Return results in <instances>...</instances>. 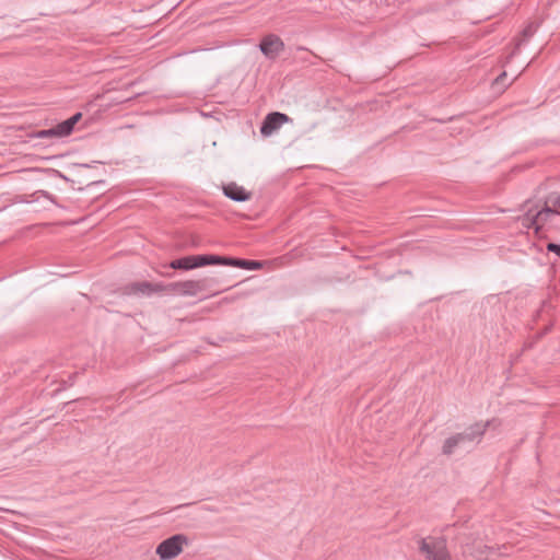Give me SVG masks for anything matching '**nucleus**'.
<instances>
[{"instance_id": "7", "label": "nucleus", "mask_w": 560, "mask_h": 560, "mask_svg": "<svg viewBox=\"0 0 560 560\" xmlns=\"http://www.w3.org/2000/svg\"><path fill=\"white\" fill-rule=\"evenodd\" d=\"M288 115L280 112L269 113L261 122L260 133L265 137L271 136L282 124L289 121Z\"/></svg>"}, {"instance_id": "11", "label": "nucleus", "mask_w": 560, "mask_h": 560, "mask_svg": "<svg viewBox=\"0 0 560 560\" xmlns=\"http://www.w3.org/2000/svg\"><path fill=\"white\" fill-rule=\"evenodd\" d=\"M194 264V269L205 267L209 265H222L224 266V256L214 254H202V255H190Z\"/></svg>"}, {"instance_id": "20", "label": "nucleus", "mask_w": 560, "mask_h": 560, "mask_svg": "<svg viewBox=\"0 0 560 560\" xmlns=\"http://www.w3.org/2000/svg\"><path fill=\"white\" fill-rule=\"evenodd\" d=\"M532 30H533L532 24H528V23H527V28H526L527 36L529 35V33L532 32Z\"/></svg>"}, {"instance_id": "1", "label": "nucleus", "mask_w": 560, "mask_h": 560, "mask_svg": "<svg viewBox=\"0 0 560 560\" xmlns=\"http://www.w3.org/2000/svg\"><path fill=\"white\" fill-rule=\"evenodd\" d=\"M501 425V421L497 418L487 420L486 422H476L470 427L466 428L463 432L456 433L444 441L442 446L443 455H450L455 451H469L474 445L480 443L483 434L489 429H498Z\"/></svg>"}, {"instance_id": "19", "label": "nucleus", "mask_w": 560, "mask_h": 560, "mask_svg": "<svg viewBox=\"0 0 560 560\" xmlns=\"http://www.w3.org/2000/svg\"><path fill=\"white\" fill-rule=\"evenodd\" d=\"M43 196L45 198L49 199L50 201L55 202V199H54L52 195H50L49 192L43 191Z\"/></svg>"}, {"instance_id": "21", "label": "nucleus", "mask_w": 560, "mask_h": 560, "mask_svg": "<svg viewBox=\"0 0 560 560\" xmlns=\"http://www.w3.org/2000/svg\"><path fill=\"white\" fill-rule=\"evenodd\" d=\"M520 35H521V36H525V28H524V30H522V31H520Z\"/></svg>"}, {"instance_id": "6", "label": "nucleus", "mask_w": 560, "mask_h": 560, "mask_svg": "<svg viewBox=\"0 0 560 560\" xmlns=\"http://www.w3.org/2000/svg\"><path fill=\"white\" fill-rule=\"evenodd\" d=\"M124 294L127 295H151L164 291L163 283H152L149 281L131 282L124 287Z\"/></svg>"}, {"instance_id": "4", "label": "nucleus", "mask_w": 560, "mask_h": 560, "mask_svg": "<svg viewBox=\"0 0 560 560\" xmlns=\"http://www.w3.org/2000/svg\"><path fill=\"white\" fill-rule=\"evenodd\" d=\"M187 544V536L183 534H176L160 542L155 552L161 560H172L183 551L184 545Z\"/></svg>"}, {"instance_id": "12", "label": "nucleus", "mask_w": 560, "mask_h": 560, "mask_svg": "<svg viewBox=\"0 0 560 560\" xmlns=\"http://www.w3.org/2000/svg\"><path fill=\"white\" fill-rule=\"evenodd\" d=\"M172 269L176 270H191L194 269L192 260L189 256H184L177 259H174L168 265Z\"/></svg>"}, {"instance_id": "8", "label": "nucleus", "mask_w": 560, "mask_h": 560, "mask_svg": "<svg viewBox=\"0 0 560 560\" xmlns=\"http://www.w3.org/2000/svg\"><path fill=\"white\" fill-rule=\"evenodd\" d=\"M223 194L234 201H247L252 197V192L247 191L244 187L238 186L236 183H229L223 186Z\"/></svg>"}, {"instance_id": "16", "label": "nucleus", "mask_w": 560, "mask_h": 560, "mask_svg": "<svg viewBox=\"0 0 560 560\" xmlns=\"http://www.w3.org/2000/svg\"><path fill=\"white\" fill-rule=\"evenodd\" d=\"M547 249L560 257V244L549 243Z\"/></svg>"}, {"instance_id": "18", "label": "nucleus", "mask_w": 560, "mask_h": 560, "mask_svg": "<svg viewBox=\"0 0 560 560\" xmlns=\"http://www.w3.org/2000/svg\"><path fill=\"white\" fill-rule=\"evenodd\" d=\"M552 206L556 207V208H559L560 209V195H558L557 197H555L552 200Z\"/></svg>"}, {"instance_id": "9", "label": "nucleus", "mask_w": 560, "mask_h": 560, "mask_svg": "<svg viewBox=\"0 0 560 560\" xmlns=\"http://www.w3.org/2000/svg\"><path fill=\"white\" fill-rule=\"evenodd\" d=\"M558 212L553 209L546 207L542 210L538 211L536 214H532L530 211H527V230L534 228L536 232L539 230V225L547 221L551 215L557 214Z\"/></svg>"}, {"instance_id": "14", "label": "nucleus", "mask_w": 560, "mask_h": 560, "mask_svg": "<svg viewBox=\"0 0 560 560\" xmlns=\"http://www.w3.org/2000/svg\"><path fill=\"white\" fill-rule=\"evenodd\" d=\"M34 137H36V138H52V137H56L55 127L49 128V129H43V130L36 131L34 133Z\"/></svg>"}, {"instance_id": "5", "label": "nucleus", "mask_w": 560, "mask_h": 560, "mask_svg": "<svg viewBox=\"0 0 560 560\" xmlns=\"http://www.w3.org/2000/svg\"><path fill=\"white\" fill-rule=\"evenodd\" d=\"M285 46L280 36L268 34L259 43V50L269 60H275L284 50Z\"/></svg>"}, {"instance_id": "17", "label": "nucleus", "mask_w": 560, "mask_h": 560, "mask_svg": "<svg viewBox=\"0 0 560 560\" xmlns=\"http://www.w3.org/2000/svg\"><path fill=\"white\" fill-rule=\"evenodd\" d=\"M82 117V114L81 113H75L74 115H72L70 118H68V120L73 125L75 126L78 124V121L81 119Z\"/></svg>"}, {"instance_id": "2", "label": "nucleus", "mask_w": 560, "mask_h": 560, "mask_svg": "<svg viewBox=\"0 0 560 560\" xmlns=\"http://www.w3.org/2000/svg\"><path fill=\"white\" fill-rule=\"evenodd\" d=\"M419 550L425 560H452L444 536H429L419 540Z\"/></svg>"}, {"instance_id": "3", "label": "nucleus", "mask_w": 560, "mask_h": 560, "mask_svg": "<svg viewBox=\"0 0 560 560\" xmlns=\"http://www.w3.org/2000/svg\"><path fill=\"white\" fill-rule=\"evenodd\" d=\"M209 287L210 280L208 279L187 280L164 284V291L179 295L194 296L199 292L208 290Z\"/></svg>"}, {"instance_id": "13", "label": "nucleus", "mask_w": 560, "mask_h": 560, "mask_svg": "<svg viewBox=\"0 0 560 560\" xmlns=\"http://www.w3.org/2000/svg\"><path fill=\"white\" fill-rule=\"evenodd\" d=\"M74 126L68 120H63L55 126L56 138L68 137L72 133Z\"/></svg>"}, {"instance_id": "10", "label": "nucleus", "mask_w": 560, "mask_h": 560, "mask_svg": "<svg viewBox=\"0 0 560 560\" xmlns=\"http://www.w3.org/2000/svg\"><path fill=\"white\" fill-rule=\"evenodd\" d=\"M224 266L236 267L246 270H258L261 268L262 264L258 260L224 256Z\"/></svg>"}, {"instance_id": "15", "label": "nucleus", "mask_w": 560, "mask_h": 560, "mask_svg": "<svg viewBox=\"0 0 560 560\" xmlns=\"http://www.w3.org/2000/svg\"><path fill=\"white\" fill-rule=\"evenodd\" d=\"M506 72H502L493 81L494 86H505Z\"/></svg>"}]
</instances>
